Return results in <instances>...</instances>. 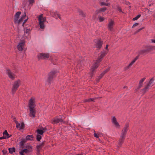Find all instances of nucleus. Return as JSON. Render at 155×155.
<instances>
[{"instance_id": "obj_22", "label": "nucleus", "mask_w": 155, "mask_h": 155, "mask_svg": "<svg viewBox=\"0 0 155 155\" xmlns=\"http://www.w3.org/2000/svg\"><path fill=\"white\" fill-rule=\"evenodd\" d=\"M138 53L139 54V55H144L146 54H147V53L146 52V51L144 50V49L139 51Z\"/></svg>"}, {"instance_id": "obj_33", "label": "nucleus", "mask_w": 155, "mask_h": 155, "mask_svg": "<svg viewBox=\"0 0 155 155\" xmlns=\"http://www.w3.org/2000/svg\"><path fill=\"white\" fill-rule=\"evenodd\" d=\"M103 74L101 73L100 75L98 77V78L96 79V81L97 82H98L102 78V77L103 76Z\"/></svg>"}, {"instance_id": "obj_32", "label": "nucleus", "mask_w": 155, "mask_h": 155, "mask_svg": "<svg viewBox=\"0 0 155 155\" xmlns=\"http://www.w3.org/2000/svg\"><path fill=\"white\" fill-rule=\"evenodd\" d=\"M37 132L39 135H42L44 133V131L42 130L38 129L37 130Z\"/></svg>"}, {"instance_id": "obj_11", "label": "nucleus", "mask_w": 155, "mask_h": 155, "mask_svg": "<svg viewBox=\"0 0 155 155\" xmlns=\"http://www.w3.org/2000/svg\"><path fill=\"white\" fill-rule=\"evenodd\" d=\"M103 44V41L100 38L98 39L96 45V47L100 50L102 47Z\"/></svg>"}, {"instance_id": "obj_41", "label": "nucleus", "mask_w": 155, "mask_h": 155, "mask_svg": "<svg viewBox=\"0 0 155 155\" xmlns=\"http://www.w3.org/2000/svg\"><path fill=\"white\" fill-rule=\"evenodd\" d=\"M81 61H80V62L79 63H78V64L76 66L77 68H78L79 69H81L82 67V66H81Z\"/></svg>"}, {"instance_id": "obj_4", "label": "nucleus", "mask_w": 155, "mask_h": 155, "mask_svg": "<svg viewBox=\"0 0 155 155\" xmlns=\"http://www.w3.org/2000/svg\"><path fill=\"white\" fill-rule=\"evenodd\" d=\"M154 47H155V46L149 45H143V48L146 51L147 54L150 52L153 49H155V48H154Z\"/></svg>"}, {"instance_id": "obj_18", "label": "nucleus", "mask_w": 155, "mask_h": 155, "mask_svg": "<svg viewBox=\"0 0 155 155\" xmlns=\"http://www.w3.org/2000/svg\"><path fill=\"white\" fill-rule=\"evenodd\" d=\"M26 13L25 12L24 14L22 16L20 19L18 20L17 23L18 25H20L22 22H23V20L26 17Z\"/></svg>"}, {"instance_id": "obj_7", "label": "nucleus", "mask_w": 155, "mask_h": 155, "mask_svg": "<svg viewBox=\"0 0 155 155\" xmlns=\"http://www.w3.org/2000/svg\"><path fill=\"white\" fill-rule=\"evenodd\" d=\"M129 127V124L128 123H127L122 131L121 135L126 136L127 131Z\"/></svg>"}, {"instance_id": "obj_57", "label": "nucleus", "mask_w": 155, "mask_h": 155, "mask_svg": "<svg viewBox=\"0 0 155 155\" xmlns=\"http://www.w3.org/2000/svg\"><path fill=\"white\" fill-rule=\"evenodd\" d=\"M139 25V23H136L134 24L133 26H132V28H134L136 26L138 25Z\"/></svg>"}, {"instance_id": "obj_64", "label": "nucleus", "mask_w": 155, "mask_h": 155, "mask_svg": "<svg viewBox=\"0 0 155 155\" xmlns=\"http://www.w3.org/2000/svg\"><path fill=\"white\" fill-rule=\"evenodd\" d=\"M151 41L153 43H155V40H154V39H152L151 40Z\"/></svg>"}, {"instance_id": "obj_12", "label": "nucleus", "mask_w": 155, "mask_h": 155, "mask_svg": "<svg viewBox=\"0 0 155 155\" xmlns=\"http://www.w3.org/2000/svg\"><path fill=\"white\" fill-rule=\"evenodd\" d=\"M30 113V116H32L33 117H35L36 110L35 108H29Z\"/></svg>"}, {"instance_id": "obj_59", "label": "nucleus", "mask_w": 155, "mask_h": 155, "mask_svg": "<svg viewBox=\"0 0 155 155\" xmlns=\"http://www.w3.org/2000/svg\"><path fill=\"white\" fill-rule=\"evenodd\" d=\"M40 149H37V153H36V154L37 155H38L40 154Z\"/></svg>"}, {"instance_id": "obj_21", "label": "nucleus", "mask_w": 155, "mask_h": 155, "mask_svg": "<svg viewBox=\"0 0 155 155\" xmlns=\"http://www.w3.org/2000/svg\"><path fill=\"white\" fill-rule=\"evenodd\" d=\"M78 12L79 13V15L81 16L82 17H85L86 16V13L84 12L81 10L80 9H78Z\"/></svg>"}, {"instance_id": "obj_29", "label": "nucleus", "mask_w": 155, "mask_h": 155, "mask_svg": "<svg viewBox=\"0 0 155 155\" xmlns=\"http://www.w3.org/2000/svg\"><path fill=\"white\" fill-rule=\"evenodd\" d=\"M40 27L41 29H44L45 28V25L44 22L41 21H39Z\"/></svg>"}, {"instance_id": "obj_49", "label": "nucleus", "mask_w": 155, "mask_h": 155, "mask_svg": "<svg viewBox=\"0 0 155 155\" xmlns=\"http://www.w3.org/2000/svg\"><path fill=\"white\" fill-rule=\"evenodd\" d=\"M43 15L42 14L40 15L38 17L39 21H41V18H43Z\"/></svg>"}, {"instance_id": "obj_55", "label": "nucleus", "mask_w": 155, "mask_h": 155, "mask_svg": "<svg viewBox=\"0 0 155 155\" xmlns=\"http://www.w3.org/2000/svg\"><path fill=\"white\" fill-rule=\"evenodd\" d=\"M28 17H27V18L26 19H25L24 21V22L22 23V26L24 27V24L27 22V21L28 20Z\"/></svg>"}, {"instance_id": "obj_35", "label": "nucleus", "mask_w": 155, "mask_h": 155, "mask_svg": "<svg viewBox=\"0 0 155 155\" xmlns=\"http://www.w3.org/2000/svg\"><path fill=\"white\" fill-rule=\"evenodd\" d=\"M25 127V124L24 123L22 122L21 123V125L20 126V130H22Z\"/></svg>"}, {"instance_id": "obj_13", "label": "nucleus", "mask_w": 155, "mask_h": 155, "mask_svg": "<svg viewBox=\"0 0 155 155\" xmlns=\"http://www.w3.org/2000/svg\"><path fill=\"white\" fill-rule=\"evenodd\" d=\"M32 151H31V150H28L27 149H24L21 150V151L19 152V153L21 155H25L24 153H25L27 155H29L30 154V153Z\"/></svg>"}, {"instance_id": "obj_15", "label": "nucleus", "mask_w": 155, "mask_h": 155, "mask_svg": "<svg viewBox=\"0 0 155 155\" xmlns=\"http://www.w3.org/2000/svg\"><path fill=\"white\" fill-rule=\"evenodd\" d=\"M62 122L65 123V122L61 118H54L51 122L53 124H57L59 122Z\"/></svg>"}, {"instance_id": "obj_27", "label": "nucleus", "mask_w": 155, "mask_h": 155, "mask_svg": "<svg viewBox=\"0 0 155 155\" xmlns=\"http://www.w3.org/2000/svg\"><path fill=\"white\" fill-rule=\"evenodd\" d=\"M45 141H44L42 142L41 143L39 144L38 145H37L36 146V148L37 149H40L43 146L45 145Z\"/></svg>"}, {"instance_id": "obj_60", "label": "nucleus", "mask_w": 155, "mask_h": 155, "mask_svg": "<svg viewBox=\"0 0 155 155\" xmlns=\"http://www.w3.org/2000/svg\"><path fill=\"white\" fill-rule=\"evenodd\" d=\"M42 130L44 131V132H45V131H46L47 130V129L45 127V128L42 127Z\"/></svg>"}, {"instance_id": "obj_19", "label": "nucleus", "mask_w": 155, "mask_h": 155, "mask_svg": "<svg viewBox=\"0 0 155 155\" xmlns=\"http://www.w3.org/2000/svg\"><path fill=\"white\" fill-rule=\"evenodd\" d=\"M145 79L146 78L145 77H144L140 80L139 83V86L138 87L137 89V90L139 89L142 86L143 83V81L145 80Z\"/></svg>"}, {"instance_id": "obj_6", "label": "nucleus", "mask_w": 155, "mask_h": 155, "mask_svg": "<svg viewBox=\"0 0 155 155\" xmlns=\"http://www.w3.org/2000/svg\"><path fill=\"white\" fill-rule=\"evenodd\" d=\"M36 106L35 104V99L32 97L29 100L28 104V107L29 108H35Z\"/></svg>"}, {"instance_id": "obj_28", "label": "nucleus", "mask_w": 155, "mask_h": 155, "mask_svg": "<svg viewBox=\"0 0 155 155\" xmlns=\"http://www.w3.org/2000/svg\"><path fill=\"white\" fill-rule=\"evenodd\" d=\"M8 150L9 153L12 154L13 152H15V147L9 148Z\"/></svg>"}, {"instance_id": "obj_31", "label": "nucleus", "mask_w": 155, "mask_h": 155, "mask_svg": "<svg viewBox=\"0 0 155 155\" xmlns=\"http://www.w3.org/2000/svg\"><path fill=\"white\" fill-rule=\"evenodd\" d=\"M26 148L25 149H27L28 150H31V151H32V147L30 145V144L29 145H26L25 146Z\"/></svg>"}, {"instance_id": "obj_53", "label": "nucleus", "mask_w": 155, "mask_h": 155, "mask_svg": "<svg viewBox=\"0 0 155 155\" xmlns=\"http://www.w3.org/2000/svg\"><path fill=\"white\" fill-rule=\"evenodd\" d=\"M136 60L134 59L129 64L131 66L136 61Z\"/></svg>"}, {"instance_id": "obj_45", "label": "nucleus", "mask_w": 155, "mask_h": 155, "mask_svg": "<svg viewBox=\"0 0 155 155\" xmlns=\"http://www.w3.org/2000/svg\"><path fill=\"white\" fill-rule=\"evenodd\" d=\"M144 28V27H143L141 28H140L138 29L137 31H136L134 33V34H136L137 33L139 32L141 30H142Z\"/></svg>"}, {"instance_id": "obj_16", "label": "nucleus", "mask_w": 155, "mask_h": 155, "mask_svg": "<svg viewBox=\"0 0 155 155\" xmlns=\"http://www.w3.org/2000/svg\"><path fill=\"white\" fill-rule=\"evenodd\" d=\"M21 14V12H18L16 13L14 17V21L15 23H17L19 16Z\"/></svg>"}, {"instance_id": "obj_17", "label": "nucleus", "mask_w": 155, "mask_h": 155, "mask_svg": "<svg viewBox=\"0 0 155 155\" xmlns=\"http://www.w3.org/2000/svg\"><path fill=\"white\" fill-rule=\"evenodd\" d=\"M6 74H8L9 77L12 80H14L15 78V77L13 76L12 73L9 69H7Z\"/></svg>"}, {"instance_id": "obj_14", "label": "nucleus", "mask_w": 155, "mask_h": 155, "mask_svg": "<svg viewBox=\"0 0 155 155\" xmlns=\"http://www.w3.org/2000/svg\"><path fill=\"white\" fill-rule=\"evenodd\" d=\"M107 54L105 52H101L100 55L99 56L97 60H96L97 61V62L100 63L101 61L102 60L103 58Z\"/></svg>"}, {"instance_id": "obj_38", "label": "nucleus", "mask_w": 155, "mask_h": 155, "mask_svg": "<svg viewBox=\"0 0 155 155\" xmlns=\"http://www.w3.org/2000/svg\"><path fill=\"white\" fill-rule=\"evenodd\" d=\"M140 16H141V15L139 14L137 16H136V17L133 18L132 20L133 21L136 20H137V19L138 18H139Z\"/></svg>"}, {"instance_id": "obj_25", "label": "nucleus", "mask_w": 155, "mask_h": 155, "mask_svg": "<svg viewBox=\"0 0 155 155\" xmlns=\"http://www.w3.org/2000/svg\"><path fill=\"white\" fill-rule=\"evenodd\" d=\"M96 99H97V98L96 97H94V98H90L89 99H86L84 100V102H89L91 101L94 102V101Z\"/></svg>"}, {"instance_id": "obj_51", "label": "nucleus", "mask_w": 155, "mask_h": 155, "mask_svg": "<svg viewBox=\"0 0 155 155\" xmlns=\"http://www.w3.org/2000/svg\"><path fill=\"white\" fill-rule=\"evenodd\" d=\"M4 154H7L8 153V151L6 150H3L2 151Z\"/></svg>"}, {"instance_id": "obj_58", "label": "nucleus", "mask_w": 155, "mask_h": 155, "mask_svg": "<svg viewBox=\"0 0 155 155\" xmlns=\"http://www.w3.org/2000/svg\"><path fill=\"white\" fill-rule=\"evenodd\" d=\"M46 41L48 44H49L50 42V39L49 38H48L46 40Z\"/></svg>"}, {"instance_id": "obj_1", "label": "nucleus", "mask_w": 155, "mask_h": 155, "mask_svg": "<svg viewBox=\"0 0 155 155\" xmlns=\"http://www.w3.org/2000/svg\"><path fill=\"white\" fill-rule=\"evenodd\" d=\"M21 84V81L19 79L14 82L12 90V92L13 94H14L17 91Z\"/></svg>"}, {"instance_id": "obj_62", "label": "nucleus", "mask_w": 155, "mask_h": 155, "mask_svg": "<svg viewBox=\"0 0 155 155\" xmlns=\"http://www.w3.org/2000/svg\"><path fill=\"white\" fill-rule=\"evenodd\" d=\"M94 137H97V138H98V137L99 136H98L97 135V134L96 133H94Z\"/></svg>"}, {"instance_id": "obj_50", "label": "nucleus", "mask_w": 155, "mask_h": 155, "mask_svg": "<svg viewBox=\"0 0 155 155\" xmlns=\"http://www.w3.org/2000/svg\"><path fill=\"white\" fill-rule=\"evenodd\" d=\"M131 66L130 65V64H129L128 66H127L126 67H125L124 68V70L126 71V70H128Z\"/></svg>"}, {"instance_id": "obj_63", "label": "nucleus", "mask_w": 155, "mask_h": 155, "mask_svg": "<svg viewBox=\"0 0 155 155\" xmlns=\"http://www.w3.org/2000/svg\"><path fill=\"white\" fill-rule=\"evenodd\" d=\"M109 46V45H106V47H105V49L107 50H108V48Z\"/></svg>"}, {"instance_id": "obj_48", "label": "nucleus", "mask_w": 155, "mask_h": 155, "mask_svg": "<svg viewBox=\"0 0 155 155\" xmlns=\"http://www.w3.org/2000/svg\"><path fill=\"white\" fill-rule=\"evenodd\" d=\"M114 125H115V127H118L119 128H120V126L118 123L117 121L116 122L114 123Z\"/></svg>"}, {"instance_id": "obj_40", "label": "nucleus", "mask_w": 155, "mask_h": 155, "mask_svg": "<svg viewBox=\"0 0 155 155\" xmlns=\"http://www.w3.org/2000/svg\"><path fill=\"white\" fill-rule=\"evenodd\" d=\"M107 9V8L106 7H104L102 8H101L99 9V10L101 12H104Z\"/></svg>"}, {"instance_id": "obj_34", "label": "nucleus", "mask_w": 155, "mask_h": 155, "mask_svg": "<svg viewBox=\"0 0 155 155\" xmlns=\"http://www.w3.org/2000/svg\"><path fill=\"white\" fill-rule=\"evenodd\" d=\"M100 5L101 6H103V5H105V6H108L110 5V3H105L104 2H101L100 3Z\"/></svg>"}, {"instance_id": "obj_30", "label": "nucleus", "mask_w": 155, "mask_h": 155, "mask_svg": "<svg viewBox=\"0 0 155 155\" xmlns=\"http://www.w3.org/2000/svg\"><path fill=\"white\" fill-rule=\"evenodd\" d=\"M154 80L153 78H151L150 80L149 83L147 85L149 86V87L151 86V85L153 83Z\"/></svg>"}, {"instance_id": "obj_23", "label": "nucleus", "mask_w": 155, "mask_h": 155, "mask_svg": "<svg viewBox=\"0 0 155 155\" xmlns=\"http://www.w3.org/2000/svg\"><path fill=\"white\" fill-rule=\"evenodd\" d=\"M149 86L147 85L145 86V87L142 90L143 94H145L149 90Z\"/></svg>"}, {"instance_id": "obj_52", "label": "nucleus", "mask_w": 155, "mask_h": 155, "mask_svg": "<svg viewBox=\"0 0 155 155\" xmlns=\"http://www.w3.org/2000/svg\"><path fill=\"white\" fill-rule=\"evenodd\" d=\"M29 4L30 5H32L35 2V0H29Z\"/></svg>"}, {"instance_id": "obj_5", "label": "nucleus", "mask_w": 155, "mask_h": 155, "mask_svg": "<svg viewBox=\"0 0 155 155\" xmlns=\"http://www.w3.org/2000/svg\"><path fill=\"white\" fill-rule=\"evenodd\" d=\"M50 55L48 53H41L38 56V60L42 59H45L47 58H49Z\"/></svg>"}, {"instance_id": "obj_46", "label": "nucleus", "mask_w": 155, "mask_h": 155, "mask_svg": "<svg viewBox=\"0 0 155 155\" xmlns=\"http://www.w3.org/2000/svg\"><path fill=\"white\" fill-rule=\"evenodd\" d=\"M99 21L101 22L103 21L104 20V17L100 16L99 17Z\"/></svg>"}, {"instance_id": "obj_54", "label": "nucleus", "mask_w": 155, "mask_h": 155, "mask_svg": "<svg viewBox=\"0 0 155 155\" xmlns=\"http://www.w3.org/2000/svg\"><path fill=\"white\" fill-rule=\"evenodd\" d=\"M136 60L134 59L129 64L131 66L136 61Z\"/></svg>"}, {"instance_id": "obj_8", "label": "nucleus", "mask_w": 155, "mask_h": 155, "mask_svg": "<svg viewBox=\"0 0 155 155\" xmlns=\"http://www.w3.org/2000/svg\"><path fill=\"white\" fill-rule=\"evenodd\" d=\"M125 137V136L122 135H120V138L119 140V142L117 146L118 148L121 147L122 144L124 141Z\"/></svg>"}, {"instance_id": "obj_39", "label": "nucleus", "mask_w": 155, "mask_h": 155, "mask_svg": "<svg viewBox=\"0 0 155 155\" xmlns=\"http://www.w3.org/2000/svg\"><path fill=\"white\" fill-rule=\"evenodd\" d=\"M110 69V68H107L105 70H104V71L102 72L101 73L103 74V75H104V74H105L106 73L108 72Z\"/></svg>"}, {"instance_id": "obj_36", "label": "nucleus", "mask_w": 155, "mask_h": 155, "mask_svg": "<svg viewBox=\"0 0 155 155\" xmlns=\"http://www.w3.org/2000/svg\"><path fill=\"white\" fill-rule=\"evenodd\" d=\"M116 7L120 12H123L121 8L118 5H116Z\"/></svg>"}, {"instance_id": "obj_9", "label": "nucleus", "mask_w": 155, "mask_h": 155, "mask_svg": "<svg viewBox=\"0 0 155 155\" xmlns=\"http://www.w3.org/2000/svg\"><path fill=\"white\" fill-rule=\"evenodd\" d=\"M25 41L24 40H21L20 42L17 46V48L19 51H22L23 47L25 45Z\"/></svg>"}, {"instance_id": "obj_3", "label": "nucleus", "mask_w": 155, "mask_h": 155, "mask_svg": "<svg viewBox=\"0 0 155 155\" xmlns=\"http://www.w3.org/2000/svg\"><path fill=\"white\" fill-rule=\"evenodd\" d=\"M99 63L97 62V61H96L94 63V64L91 67V72L90 74V77L91 78L93 76L94 73L95 72V70L99 66Z\"/></svg>"}, {"instance_id": "obj_10", "label": "nucleus", "mask_w": 155, "mask_h": 155, "mask_svg": "<svg viewBox=\"0 0 155 155\" xmlns=\"http://www.w3.org/2000/svg\"><path fill=\"white\" fill-rule=\"evenodd\" d=\"M114 22L112 20H111L110 21H109L107 25V28L108 30L110 31H113V29L114 26Z\"/></svg>"}, {"instance_id": "obj_37", "label": "nucleus", "mask_w": 155, "mask_h": 155, "mask_svg": "<svg viewBox=\"0 0 155 155\" xmlns=\"http://www.w3.org/2000/svg\"><path fill=\"white\" fill-rule=\"evenodd\" d=\"M41 138V137L39 135H37L36 136V139L38 141H40Z\"/></svg>"}, {"instance_id": "obj_43", "label": "nucleus", "mask_w": 155, "mask_h": 155, "mask_svg": "<svg viewBox=\"0 0 155 155\" xmlns=\"http://www.w3.org/2000/svg\"><path fill=\"white\" fill-rule=\"evenodd\" d=\"M101 12L100 11V10L99 9H97L96 10L95 12V15H97L98 14L101 13Z\"/></svg>"}, {"instance_id": "obj_26", "label": "nucleus", "mask_w": 155, "mask_h": 155, "mask_svg": "<svg viewBox=\"0 0 155 155\" xmlns=\"http://www.w3.org/2000/svg\"><path fill=\"white\" fill-rule=\"evenodd\" d=\"M34 138V136L33 135H28L25 138V139L26 140H33V138Z\"/></svg>"}, {"instance_id": "obj_44", "label": "nucleus", "mask_w": 155, "mask_h": 155, "mask_svg": "<svg viewBox=\"0 0 155 155\" xmlns=\"http://www.w3.org/2000/svg\"><path fill=\"white\" fill-rule=\"evenodd\" d=\"M112 120V122L113 124L117 121L116 118L114 116L113 117Z\"/></svg>"}, {"instance_id": "obj_2", "label": "nucleus", "mask_w": 155, "mask_h": 155, "mask_svg": "<svg viewBox=\"0 0 155 155\" xmlns=\"http://www.w3.org/2000/svg\"><path fill=\"white\" fill-rule=\"evenodd\" d=\"M56 72L55 71H51L48 74L47 81L49 84H51L53 78L56 77Z\"/></svg>"}, {"instance_id": "obj_24", "label": "nucleus", "mask_w": 155, "mask_h": 155, "mask_svg": "<svg viewBox=\"0 0 155 155\" xmlns=\"http://www.w3.org/2000/svg\"><path fill=\"white\" fill-rule=\"evenodd\" d=\"M26 141L27 140H26L25 139L23 138L22 140L19 142L20 145L23 148V147H24L25 143Z\"/></svg>"}, {"instance_id": "obj_47", "label": "nucleus", "mask_w": 155, "mask_h": 155, "mask_svg": "<svg viewBox=\"0 0 155 155\" xmlns=\"http://www.w3.org/2000/svg\"><path fill=\"white\" fill-rule=\"evenodd\" d=\"M31 31L30 29H26L25 31V33L26 34H28V35H29V32Z\"/></svg>"}, {"instance_id": "obj_61", "label": "nucleus", "mask_w": 155, "mask_h": 155, "mask_svg": "<svg viewBox=\"0 0 155 155\" xmlns=\"http://www.w3.org/2000/svg\"><path fill=\"white\" fill-rule=\"evenodd\" d=\"M140 55H139V54H138L137 56L134 59H135V60L136 61L138 58H139V57L140 56Z\"/></svg>"}, {"instance_id": "obj_56", "label": "nucleus", "mask_w": 155, "mask_h": 155, "mask_svg": "<svg viewBox=\"0 0 155 155\" xmlns=\"http://www.w3.org/2000/svg\"><path fill=\"white\" fill-rule=\"evenodd\" d=\"M41 21H43V22H44L45 21H46V17H43V18L41 19Z\"/></svg>"}, {"instance_id": "obj_42", "label": "nucleus", "mask_w": 155, "mask_h": 155, "mask_svg": "<svg viewBox=\"0 0 155 155\" xmlns=\"http://www.w3.org/2000/svg\"><path fill=\"white\" fill-rule=\"evenodd\" d=\"M15 122L16 124V127L17 128L20 127V124L17 121H15Z\"/></svg>"}, {"instance_id": "obj_20", "label": "nucleus", "mask_w": 155, "mask_h": 155, "mask_svg": "<svg viewBox=\"0 0 155 155\" xmlns=\"http://www.w3.org/2000/svg\"><path fill=\"white\" fill-rule=\"evenodd\" d=\"M3 136H4L5 139H8L12 136L9 134L6 130H5L3 133Z\"/></svg>"}]
</instances>
